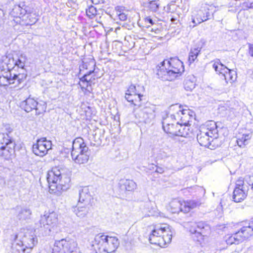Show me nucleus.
Returning <instances> with one entry per match:
<instances>
[{"label": "nucleus", "instance_id": "obj_29", "mask_svg": "<svg viewBox=\"0 0 253 253\" xmlns=\"http://www.w3.org/2000/svg\"><path fill=\"white\" fill-rule=\"evenodd\" d=\"M142 95L134 94L129 95H125L126 99L127 101L131 102L134 106H140V101L141 100V97H142Z\"/></svg>", "mask_w": 253, "mask_h": 253}, {"label": "nucleus", "instance_id": "obj_45", "mask_svg": "<svg viewBox=\"0 0 253 253\" xmlns=\"http://www.w3.org/2000/svg\"><path fill=\"white\" fill-rule=\"evenodd\" d=\"M235 188L246 189L244 185V181L242 177L239 178L236 181Z\"/></svg>", "mask_w": 253, "mask_h": 253}, {"label": "nucleus", "instance_id": "obj_54", "mask_svg": "<svg viewBox=\"0 0 253 253\" xmlns=\"http://www.w3.org/2000/svg\"><path fill=\"white\" fill-rule=\"evenodd\" d=\"M98 23L100 24V27H101L103 25L101 22H98Z\"/></svg>", "mask_w": 253, "mask_h": 253}, {"label": "nucleus", "instance_id": "obj_25", "mask_svg": "<svg viewBox=\"0 0 253 253\" xmlns=\"http://www.w3.org/2000/svg\"><path fill=\"white\" fill-rule=\"evenodd\" d=\"M168 121H166L164 123V130L167 133L171 134L172 135L175 136L177 130V126L178 125V123H171V124L169 125L168 124Z\"/></svg>", "mask_w": 253, "mask_h": 253}, {"label": "nucleus", "instance_id": "obj_55", "mask_svg": "<svg viewBox=\"0 0 253 253\" xmlns=\"http://www.w3.org/2000/svg\"><path fill=\"white\" fill-rule=\"evenodd\" d=\"M205 11H203V13L202 14V16H206L205 15V13L204 12Z\"/></svg>", "mask_w": 253, "mask_h": 253}, {"label": "nucleus", "instance_id": "obj_38", "mask_svg": "<svg viewBox=\"0 0 253 253\" xmlns=\"http://www.w3.org/2000/svg\"><path fill=\"white\" fill-rule=\"evenodd\" d=\"M133 94H138L140 95L141 94L139 92V91L137 90L136 87L134 85H131L129 86L128 88L126 91V95H133Z\"/></svg>", "mask_w": 253, "mask_h": 253}, {"label": "nucleus", "instance_id": "obj_33", "mask_svg": "<svg viewBox=\"0 0 253 253\" xmlns=\"http://www.w3.org/2000/svg\"><path fill=\"white\" fill-rule=\"evenodd\" d=\"M225 80L226 82H230L232 83L236 78V73L233 70H230L227 68V71H225V72L223 73L222 75Z\"/></svg>", "mask_w": 253, "mask_h": 253}, {"label": "nucleus", "instance_id": "obj_50", "mask_svg": "<svg viewBox=\"0 0 253 253\" xmlns=\"http://www.w3.org/2000/svg\"><path fill=\"white\" fill-rule=\"evenodd\" d=\"M112 116H114V119L115 121L119 122L120 120V115L119 114V112H117L115 115H113Z\"/></svg>", "mask_w": 253, "mask_h": 253}, {"label": "nucleus", "instance_id": "obj_20", "mask_svg": "<svg viewBox=\"0 0 253 253\" xmlns=\"http://www.w3.org/2000/svg\"><path fill=\"white\" fill-rule=\"evenodd\" d=\"M27 11L26 14L23 15L22 18H17V19H12L10 20L9 23L11 26L13 27L19 24L21 26H29L31 25L30 20L29 19V17L27 16Z\"/></svg>", "mask_w": 253, "mask_h": 253}, {"label": "nucleus", "instance_id": "obj_7", "mask_svg": "<svg viewBox=\"0 0 253 253\" xmlns=\"http://www.w3.org/2000/svg\"><path fill=\"white\" fill-rule=\"evenodd\" d=\"M172 239V232L169 225L163 224L160 227H156L149 236L151 244L157 245L160 247L169 243Z\"/></svg>", "mask_w": 253, "mask_h": 253}, {"label": "nucleus", "instance_id": "obj_3", "mask_svg": "<svg viewBox=\"0 0 253 253\" xmlns=\"http://www.w3.org/2000/svg\"><path fill=\"white\" fill-rule=\"evenodd\" d=\"M208 123L206 126L200 127L197 139L201 146L213 149L217 141L216 125L214 121H210Z\"/></svg>", "mask_w": 253, "mask_h": 253}, {"label": "nucleus", "instance_id": "obj_34", "mask_svg": "<svg viewBox=\"0 0 253 253\" xmlns=\"http://www.w3.org/2000/svg\"><path fill=\"white\" fill-rule=\"evenodd\" d=\"M81 81L84 84V85H86V89L88 91L92 90V85H94L93 81L90 77V75H84L81 79Z\"/></svg>", "mask_w": 253, "mask_h": 253}, {"label": "nucleus", "instance_id": "obj_60", "mask_svg": "<svg viewBox=\"0 0 253 253\" xmlns=\"http://www.w3.org/2000/svg\"><path fill=\"white\" fill-rule=\"evenodd\" d=\"M195 120H197V119H196V117L195 118ZM198 121H199V120H198Z\"/></svg>", "mask_w": 253, "mask_h": 253}, {"label": "nucleus", "instance_id": "obj_53", "mask_svg": "<svg viewBox=\"0 0 253 253\" xmlns=\"http://www.w3.org/2000/svg\"><path fill=\"white\" fill-rule=\"evenodd\" d=\"M149 21L151 24H153V21L151 19H149Z\"/></svg>", "mask_w": 253, "mask_h": 253}, {"label": "nucleus", "instance_id": "obj_6", "mask_svg": "<svg viewBox=\"0 0 253 253\" xmlns=\"http://www.w3.org/2000/svg\"><path fill=\"white\" fill-rule=\"evenodd\" d=\"M119 245L118 239L104 234L96 235V253H112Z\"/></svg>", "mask_w": 253, "mask_h": 253}, {"label": "nucleus", "instance_id": "obj_27", "mask_svg": "<svg viewBox=\"0 0 253 253\" xmlns=\"http://www.w3.org/2000/svg\"><path fill=\"white\" fill-rule=\"evenodd\" d=\"M9 62H12V65L17 66L18 67L23 69L27 60V56L24 54H21L18 58L15 60L14 58L9 59Z\"/></svg>", "mask_w": 253, "mask_h": 253}, {"label": "nucleus", "instance_id": "obj_41", "mask_svg": "<svg viewBox=\"0 0 253 253\" xmlns=\"http://www.w3.org/2000/svg\"><path fill=\"white\" fill-rule=\"evenodd\" d=\"M184 88L187 91H191L195 88V84L190 80H186L184 83Z\"/></svg>", "mask_w": 253, "mask_h": 253}, {"label": "nucleus", "instance_id": "obj_13", "mask_svg": "<svg viewBox=\"0 0 253 253\" xmlns=\"http://www.w3.org/2000/svg\"><path fill=\"white\" fill-rule=\"evenodd\" d=\"M15 143L12 140L7 145H2L0 143V156L6 159H9L14 153Z\"/></svg>", "mask_w": 253, "mask_h": 253}, {"label": "nucleus", "instance_id": "obj_21", "mask_svg": "<svg viewBox=\"0 0 253 253\" xmlns=\"http://www.w3.org/2000/svg\"><path fill=\"white\" fill-rule=\"evenodd\" d=\"M177 128L175 136L186 137L190 136V134L192 133L189 126L178 123Z\"/></svg>", "mask_w": 253, "mask_h": 253}, {"label": "nucleus", "instance_id": "obj_42", "mask_svg": "<svg viewBox=\"0 0 253 253\" xmlns=\"http://www.w3.org/2000/svg\"><path fill=\"white\" fill-rule=\"evenodd\" d=\"M214 6L213 5H210L208 4H204L202 6V10H203V11H205V15L208 19L209 18V16H210V12H209V10L210 9H212V8Z\"/></svg>", "mask_w": 253, "mask_h": 253}, {"label": "nucleus", "instance_id": "obj_36", "mask_svg": "<svg viewBox=\"0 0 253 253\" xmlns=\"http://www.w3.org/2000/svg\"><path fill=\"white\" fill-rule=\"evenodd\" d=\"M168 121V124L170 125L171 124V123H175V116L173 115H170L166 114V117H163V121H162V125H163V128H164V123H165L166 121Z\"/></svg>", "mask_w": 253, "mask_h": 253}, {"label": "nucleus", "instance_id": "obj_30", "mask_svg": "<svg viewBox=\"0 0 253 253\" xmlns=\"http://www.w3.org/2000/svg\"><path fill=\"white\" fill-rule=\"evenodd\" d=\"M203 13V10L200 9L198 11L197 14L193 16L192 18V22L194 24L193 27L208 20L206 16H202Z\"/></svg>", "mask_w": 253, "mask_h": 253}, {"label": "nucleus", "instance_id": "obj_8", "mask_svg": "<svg viewBox=\"0 0 253 253\" xmlns=\"http://www.w3.org/2000/svg\"><path fill=\"white\" fill-rule=\"evenodd\" d=\"M253 235V222L243 223V226L240 229L231 236L226 237L227 244H239L244 240Z\"/></svg>", "mask_w": 253, "mask_h": 253}, {"label": "nucleus", "instance_id": "obj_44", "mask_svg": "<svg viewBox=\"0 0 253 253\" xmlns=\"http://www.w3.org/2000/svg\"><path fill=\"white\" fill-rule=\"evenodd\" d=\"M117 14L118 15L119 19L121 21H125L127 19V15L123 12H121V8L118 7L116 8Z\"/></svg>", "mask_w": 253, "mask_h": 253}, {"label": "nucleus", "instance_id": "obj_57", "mask_svg": "<svg viewBox=\"0 0 253 253\" xmlns=\"http://www.w3.org/2000/svg\"><path fill=\"white\" fill-rule=\"evenodd\" d=\"M156 171H157V172H160V173H161V171H159V170H158V169H157V170H156Z\"/></svg>", "mask_w": 253, "mask_h": 253}, {"label": "nucleus", "instance_id": "obj_23", "mask_svg": "<svg viewBox=\"0 0 253 253\" xmlns=\"http://www.w3.org/2000/svg\"><path fill=\"white\" fill-rule=\"evenodd\" d=\"M73 212L80 217H84L88 212V206L78 203L75 207H73Z\"/></svg>", "mask_w": 253, "mask_h": 253}, {"label": "nucleus", "instance_id": "obj_47", "mask_svg": "<svg viewBox=\"0 0 253 253\" xmlns=\"http://www.w3.org/2000/svg\"><path fill=\"white\" fill-rule=\"evenodd\" d=\"M149 7L152 11H156L159 6L155 1H151L149 3Z\"/></svg>", "mask_w": 253, "mask_h": 253}, {"label": "nucleus", "instance_id": "obj_19", "mask_svg": "<svg viewBox=\"0 0 253 253\" xmlns=\"http://www.w3.org/2000/svg\"><path fill=\"white\" fill-rule=\"evenodd\" d=\"M13 84H14V81L9 71L4 72L3 74L0 75V86H7Z\"/></svg>", "mask_w": 253, "mask_h": 253}, {"label": "nucleus", "instance_id": "obj_37", "mask_svg": "<svg viewBox=\"0 0 253 253\" xmlns=\"http://www.w3.org/2000/svg\"><path fill=\"white\" fill-rule=\"evenodd\" d=\"M188 107L187 106H183L179 104H175L169 106V109L170 110L177 111H187Z\"/></svg>", "mask_w": 253, "mask_h": 253}, {"label": "nucleus", "instance_id": "obj_18", "mask_svg": "<svg viewBox=\"0 0 253 253\" xmlns=\"http://www.w3.org/2000/svg\"><path fill=\"white\" fill-rule=\"evenodd\" d=\"M38 102L32 98H28L21 102L20 104L21 108L24 111H32L33 110H38Z\"/></svg>", "mask_w": 253, "mask_h": 253}, {"label": "nucleus", "instance_id": "obj_4", "mask_svg": "<svg viewBox=\"0 0 253 253\" xmlns=\"http://www.w3.org/2000/svg\"><path fill=\"white\" fill-rule=\"evenodd\" d=\"M90 155V151L84 139L78 137L72 142L71 157L73 160L77 164H83L86 163Z\"/></svg>", "mask_w": 253, "mask_h": 253}, {"label": "nucleus", "instance_id": "obj_15", "mask_svg": "<svg viewBox=\"0 0 253 253\" xmlns=\"http://www.w3.org/2000/svg\"><path fill=\"white\" fill-rule=\"evenodd\" d=\"M22 245L27 249V250L30 252L31 250L34 248L37 243L38 240L36 236L34 235L26 234L23 238Z\"/></svg>", "mask_w": 253, "mask_h": 253}, {"label": "nucleus", "instance_id": "obj_17", "mask_svg": "<svg viewBox=\"0 0 253 253\" xmlns=\"http://www.w3.org/2000/svg\"><path fill=\"white\" fill-rule=\"evenodd\" d=\"M248 190V188L247 189L235 188L233 195L234 201L236 203H239L243 201L247 197Z\"/></svg>", "mask_w": 253, "mask_h": 253}, {"label": "nucleus", "instance_id": "obj_35", "mask_svg": "<svg viewBox=\"0 0 253 253\" xmlns=\"http://www.w3.org/2000/svg\"><path fill=\"white\" fill-rule=\"evenodd\" d=\"M200 50L197 48L192 49L191 50L188 58V62H189L190 64L195 60Z\"/></svg>", "mask_w": 253, "mask_h": 253}, {"label": "nucleus", "instance_id": "obj_16", "mask_svg": "<svg viewBox=\"0 0 253 253\" xmlns=\"http://www.w3.org/2000/svg\"><path fill=\"white\" fill-rule=\"evenodd\" d=\"M26 7L23 5H15L10 12V16L12 19H17V18H22L24 14H26Z\"/></svg>", "mask_w": 253, "mask_h": 253}, {"label": "nucleus", "instance_id": "obj_10", "mask_svg": "<svg viewBox=\"0 0 253 253\" xmlns=\"http://www.w3.org/2000/svg\"><path fill=\"white\" fill-rule=\"evenodd\" d=\"M51 141L47 140L46 138H41L37 141V143L33 145L34 153L39 156H45L47 151L51 148Z\"/></svg>", "mask_w": 253, "mask_h": 253}, {"label": "nucleus", "instance_id": "obj_12", "mask_svg": "<svg viewBox=\"0 0 253 253\" xmlns=\"http://www.w3.org/2000/svg\"><path fill=\"white\" fill-rule=\"evenodd\" d=\"M71 245L74 247L77 245L76 243L74 242L67 241L66 239H62L55 242L54 250L57 252H60L61 250H63L64 252L69 251L72 253L74 250L69 247V246Z\"/></svg>", "mask_w": 253, "mask_h": 253}, {"label": "nucleus", "instance_id": "obj_43", "mask_svg": "<svg viewBox=\"0 0 253 253\" xmlns=\"http://www.w3.org/2000/svg\"><path fill=\"white\" fill-rule=\"evenodd\" d=\"M87 16L90 19H92L95 17V7L91 6L86 11Z\"/></svg>", "mask_w": 253, "mask_h": 253}, {"label": "nucleus", "instance_id": "obj_1", "mask_svg": "<svg viewBox=\"0 0 253 253\" xmlns=\"http://www.w3.org/2000/svg\"><path fill=\"white\" fill-rule=\"evenodd\" d=\"M158 69L157 75L162 80L171 81L184 71L182 62L177 58L165 60Z\"/></svg>", "mask_w": 253, "mask_h": 253}, {"label": "nucleus", "instance_id": "obj_32", "mask_svg": "<svg viewBox=\"0 0 253 253\" xmlns=\"http://www.w3.org/2000/svg\"><path fill=\"white\" fill-rule=\"evenodd\" d=\"M201 203L199 202H196L194 200H191L187 202H184V212H188L191 209H194L201 205Z\"/></svg>", "mask_w": 253, "mask_h": 253}, {"label": "nucleus", "instance_id": "obj_9", "mask_svg": "<svg viewBox=\"0 0 253 253\" xmlns=\"http://www.w3.org/2000/svg\"><path fill=\"white\" fill-rule=\"evenodd\" d=\"M185 227L189 230L191 234L195 235L197 241L201 242L204 240V237L209 233L210 226L203 222H190L185 224Z\"/></svg>", "mask_w": 253, "mask_h": 253}, {"label": "nucleus", "instance_id": "obj_49", "mask_svg": "<svg viewBox=\"0 0 253 253\" xmlns=\"http://www.w3.org/2000/svg\"><path fill=\"white\" fill-rule=\"evenodd\" d=\"M249 53L251 56L253 57V44H250L249 45Z\"/></svg>", "mask_w": 253, "mask_h": 253}, {"label": "nucleus", "instance_id": "obj_11", "mask_svg": "<svg viewBox=\"0 0 253 253\" xmlns=\"http://www.w3.org/2000/svg\"><path fill=\"white\" fill-rule=\"evenodd\" d=\"M78 202L85 206H89L93 202V197L91 195L88 187H80L78 190Z\"/></svg>", "mask_w": 253, "mask_h": 253}, {"label": "nucleus", "instance_id": "obj_22", "mask_svg": "<svg viewBox=\"0 0 253 253\" xmlns=\"http://www.w3.org/2000/svg\"><path fill=\"white\" fill-rule=\"evenodd\" d=\"M170 211L172 213H179L180 211L183 212L184 202L182 203L177 199H174L169 203Z\"/></svg>", "mask_w": 253, "mask_h": 253}, {"label": "nucleus", "instance_id": "obj_56", "mask_svg": "<svg viewBox=\"0 0 253 253\" xmlns=\"http://www.w3.org/2000/svg\"><path fill=\"white\" fill-rule=\"evenodd\" d=\"M96 12H97V10H96ZM97 15H98V14L96 13V14H95V15H96V20H97Z\"/></svg>", "mask_w": 253, "mask_h": 253}, {"label": "nucleus", "instance_id": "obj_40", "mask_svg": "<svg viewBox=\"0 0 253 253\" xmlns=\"http://www.w3.org/2000/svg\"><path fill=\"white\" fill-rule=\"evenodd\" d=\"M27 75L25 74H21L19 75L13 74L12 75V78H13V81L15 80L17 81L18 84L21 83L22 81L25 80L26 78Z\"/></svg>", "mask_w": 253, "mask_h": 253}, {"label": "nucleus", "instance_id": "obj_39", "mask_svg": "<svg viewBox=\"0 0 253 253\" xmlns=\"http://www.w3.org/2000/svg\"><path fill=\"white\" fill-rule=\"evenodd\" d=\"M11 140V139L9 138V136L7 134L0 133V143L2 145H7V143Z\"/></svg>", "mask_w": 253, "mask_h": 253}, {"label": "nucleus", "instance_id": "obj_51", "mask_svg": "<svg viewBox=\"0 0 253 253\" xmlns=\"http://www.w3.org/2000/svg\"><path fill=\"white\" fill-rule=\"evenodd\" d=\"M247 7L249 8H253V1L250 3L249 5H247Z\"/></svg>", "mask_w": 253, "mask_h": 253}, {"label": "nucleus", "instance_id": "obj_48", "mask_svg": "<svg viewBox=\"0 0 253 253\" xmlns=\"http://www.w3.org/2000/svg\"><path fill=\"white\" fill-rule=\"evenodd\" d=\"M159 154L162 159L167 158L170 156V154L166 152L164 149H161Z\"/></svg>", "mask_w": 253, "mask_h": 253}, {"label": "nucleus", "instance_id": "obj_52", "mask_svg": "<svg viewBox=\"0 0 253 253\" xmlns=\"http://www.w3.org/2000/svg\"><path fill=\"white\" fill-rule=\"evenodd\" d=\"M194 112H195L193 111L190 112L191 114H189V115L192 116L193 115V114H194Z\"/></svg>", "mask_w": 253, "mask_h": 253}, {"label": "nucleus", "instance_id": "obj_46", "mask_svg": "<svg viewBox=\"0 0 253 253\" xmlns=\"http://www.w3.org/2000/svg\"><path fill=\"white\" fill-rule=\"evenodd\" d=\"M27 16L29 17V19L30 20L31 25H34L37 22L38 19L35 14L28 13Z\"/></svg>", "mask_w": 253, "mask_h": 253}, {"label": "nucleus", "instance_id": "obj_59", "mask_svg": "<svg viewBox=\"0 0 253 253\" xmlns=\"http://www.w3.org/2000/svg\"><path fill=\"white\" fill-rule=\"evenodd\" d=\"M181 112L182 113V114H184V112H183V111H182V112Z\"/></svg>", "mask_w": 253, "mask_h": 253}, {"label": "nucleus", "instance_id": "obj_28", "mask_svg": "<svg viewBox=\"0 0 253 253\" xmlns=\"http://www.w3.org/2000/svg\"><path fill=\"white\" fill-rule=\"evenodd\" d=\"M12 252L13 253H29L27 249L22 245V242L19 241V243H14L12 245Z\"/></svg>", "mask_w": 253, "mask_h": 253}, {"label": "nucleus", "instance_id": "obj_2", "mask_svg": "<svg viewBox=\"0 0 253 253\" xmlns=\"http://www.w3.org/2000/svg\"><path fill=\"white\" fill-rule=\"evenodd\" d=\"M71 175L70 170L67 168L59 167L53 168L47 174L49 188L54 190L60 186L62 189H67L71 181Z\"/></svg>", "mask_w": 253, "mask_h": 253}, {"label": "nucleus", "instance_id": "obj_26", "mask_svg": "<svg viewBox=\"0 0 253 253\" xmlns=\"http://www.w3.org/2000/svg\"><path fill=\"white\" fill-rule=\"evenodd\" d=\"M212 68L219 75H222L225 71H227V68L222 64L219 59H216L211 62Z\"/></svg>", "mask_w": 253, "mask_h": 253}, {"label": "nucleus", "instance_id": "obj_14", "mask_svg": "<svg viewBox=\"0 0 253 253\" xmlns=\"http://www.w3.org/2000/svg\"><path fill=\"white\" fill-rule=\"evenodd\" d=\"M121 192L122 193L126 191H133L137 187L135 182L132 180L122 179L119 183Z\"/></svg>", "mask_w": 253, "mask_h": 253}, {"label": "nucleus", "instance_id": "obj_24", "mask_svg": "<svg viewBox=\"0 0 253 253\" xmlns=\"http://www.w3.org/2000/svg\"><path fill=\"white\" fill-rule=\"evenodd\" d=\"M18 212L17 214V218L20 220H25L30 218L32 214L31 210L27 208H20L17 209Z\"/></svg>", "mask_w": 253, "mask_h": 253}, {"label": "nucleus", "instance_id": "obj_31", "mask_svg": "<svg viewBox=\"0 0 253 253\" xmlns=\"http://www.w3.org/2000/svg\"><path fill=\"white\" fill-rule=\"evenodd\" d=\"M251 133L243 134L241 137L237 138L236 142L240 147H244L248 144V140L251 138Z\"/></svg>", "mask_w": 253, "mask_h": 253}, {"label": "nucleus", "instance_id": "obj_5", "mask_svg": "<svg viewBox=\"0 0 253 253\" xmlns=\"http://www.w3.org/2000/svg\"><path fill=\"white\" fill-rule=\"evenodd\" d=\"M58 214L54 211L45 213L41 216L40 220L36 224V230L42 236L50 234L51 229L58 224Z\"/></svg>", "mask_w": 253, "mask_h": 253}, {"label": "nucleus", "instance_id": "obj_58", "mask_svg": "<svg viewBox=\"0 0 253 253\" xmlns=\"http://www.w3.org/2000/svg\"><path fill=\"white\" fill-rule=\"evenodd\" d=\"M118 29H120V28H117L116 29V31H117Z\"/></svg>", "mask_w": 253, "mask_h": 253}]
</instances>
